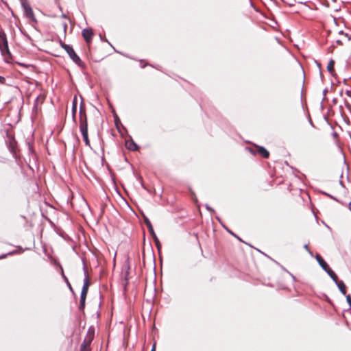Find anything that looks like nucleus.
I'll return each instance as SVG.
<instances>
[{
    "mask_svg": "<svg viewBox=\"0 0 351 351\" xmlns=\"http://www.w3.org/2000/svg\"><path fill=\"white\" fill-rule=\"evenodd\" d=\"M0 51L6 62L11 59V54L8 49V41L4 32H0Z\"/></svg>",
    "mask_w": 351,
    "mask_h": 351,
    "instance_id": "1",
    "label": "nucleus"
},
{
    "mask_svg": "<svg viewBox=\"0 0 351 351\" xmlns=\"http://www.w3.org/2000/svg\"><path fill=\"white\" fill-rule=\"evenodd\" d=\"M80 114H81L80 130L82 132V134L88 133L86 117L84 113V111L82 109L80 110Z\"/></svg>",
    "mask_w": 351,
    "mask_h": 351,
    "instance_id": "2",
    "label": "nucleus"
},
{
    "mask_svg": "<svg viewBox=\"0 0 351 351\" xmlns=\"http://www.w3.org/2000/svg\"><path fill=\"white\" fill-rule=\"evenodd\" d=\"M93 331L92 330H89L88 332V338L85 339L84 344L82 346L81 351H90L88 348V345L90 343V341L93 337Z\"/></svg>",
    "mask_w": 351,
    "mask_h": 351,
    "instance_id": "3",
    "label": "nucleus"
},
{
    "mask_svg": "<svg viewBox=\"0 0 351 351\" xmlns=\"http://www.w3.org/2000/svg\"><path fill=\"white\" fill-rule=\"evenodd\" d=\"M63 48L65 49V51L68 53L71 58L76 63H77L80 61L79 57L75 54L72 47H71L69 45H63Z\"/></svg>",
    "mask_w": 351,
    "mask_h": 351,
    "instance_id": "4",
    "label": "nucleus"
},
{
    "mask_svg": "<svg viewBox=\"0 0 351 351\" xmlns=\"http://www.w3.org/2000/svg\"><path fill=\"white\" fill-rule=\"evenodd\" d=\"M145 223H146V225H147V226L150 233L152 234V237H153V238L154 239V241H155L157 247H160V242H159V240L157 238V237H156V234H155V232L154 231V229H153V227H152V226L151 224V222L147 218L145 219Z\"/></svg>",
    "mask_w": 351,
    "mask_h": 351,
    "instance_id": "5",
    "label": "nucleus"
},
{
    "mask_svg": "<svg viewBox=\"0 0 351 351\" xmlns=\"http://www.w3.org/2000/svg\"><path fill=\"white\" fill-rule=\"evenodd\" d=\"M88 280H86L84 284V286H83V288H82V293H81V302H82V304H84V301H85V298H86V294H87V292H88Z\"/></svg>",
    "mask_w": 351,
    "mask_h": 351,
    "instance_id": "6",
    "label": "nucleus"
},
{
    "mask_svg": "<svg viewBox=\"0 0 351 351\" xmlns=\"http://www.w3.org/2000/svg\"><path fill=\"white\" fill-rule=\"evenodd\" d=\"M126 147L132 151H135L138 149L137 145L132 140H128L125 141Z\"/></svg>",
    "mask_w": 351,
    "mask_h": 351,
    "instance_id": "7",
    "label": "nucleus"
},
{
    "mask_svg": "<svg viewBox=\"0 0 351 351\" xmlns=\"http://www.w3.org/2000/svg\"><path fill=\"white\" fill-rule=\"evenodd\" d=\"M82 35L87 42L91 40L93 32L90 29H85L82 32Z\"/></svg>",
    "mask_w": 351,
    "mask_h": 351,
    "instance_id": "8",
    "label": "nucleus"
},
{
    "mask_svg": "<svg viewBox=\"0 0 351 351\" xmlns=\"http://www.w3.org/2000/svg\"><path fill=\"white\" fill-rule=\"evenodd\" d=\"M316 258L320 266L323 268V269L325 270L328 267L327 263L321 258L320 256L317 255Z\"/></svg>",
    "mask_w": 351,
    "mask_h": 351,
    "instance_id": "9",
    "label": "nucleus"
},
{
    "mask_svg": "<svg viewBox=\"0 0 351 351\" xmlns=\"http://www.w3.org/2000/svg\"><path fill=\"white\" fill-rule=\"evenodd\" d=\"M325 271L331 277V278L335 281V282L337 283V276H336V274L328 267L326 269H325Z\"/></svg>",
    "mask_w": 351,
    "mask_h": 351,
    "instance_id": "10",
    "label": "nucleus"
},
{
    "mask_svg": "<svg viewBox=\"0 0 351 351\" xmlns=\"http://www.w3.org/2000/svg\"><path fill=\"white\" fill-rule=\"evenodd\" d=\"M258 152L265 158L269 157V152L263 147H258Z\"/></svg>",
    "mask_w": 351,
    "mask_h": 351,
    "instance_id": "11",
    "label": "nucleus"
},
{
    "mask_svg": "<svg viewBox=\"0 0 351 351\" xmlns=\"http://www.w3.org/2000/svg\"><path fill=\"white\" fill-rule=\"evenodd\" d=\"M337 285L338 286L340 291L342 293V294L345 295L346 293V286L344 285V283L343 282H338L337 281V283H336Z\"/></svg>",
    "mask_w": 351,
    "mask_h": 351,
    "instance_id": "12",
    "label": "nucleus"
},
{
    "mask_svg": "<svg viewBox=\"0 0 351 351\" xmlns=\"http://www.w3.org/2000/svg\"><path fill=\"white\" fill-rule=\"evenodd\" d=\"M334 65H335V61L333 60H331L328 66H327V69L328 71L331 73V74H334Z\"/></svg>",
    "mask_w": 351,
    "mask_h": 351,
    "instance_id": "13",
    "label": "nucleus"
},
{
    "mask_svg": "<svg viewBox=\"0 0 351 351\" xmlns=\"http://www.w3.org/2000/svg\"><path fill=\"white\" fill-rule=\"evenodd\" d=\"M24 8H25V14L26 15L29 17V18H32L33 16V12H32V9L28 7V6H24Z\"/></svg>",
    "mask_w": 351,
    "mask_h": 351,
    "instance_id": "14",
    "label": "nucleus"
},
{
    "mask_svg": "<svg viewBox=\"0 0 351 351\" xmlns=\"http://www.w3.org/2000/svg\"><path fill=\"white\" fill-rule=\"evenodd\" d=\"M76 108H77V103H76V97H75L73 104V109H72L73 116H75V114L76 113Z\"/></svg>",
    "mask_w": 351,
    "mask_h": 351,
    "instance_id": "15",
    "label": "nucleus"
},
{
    "mask_svg": "<svg viewBox=\"0 0 351 351\" xmlns=\"http://www.w3.org/2000/svg\"><path fill=\"white\" fill-rule=\"evenodd\" d=\"M82 136H83V138L85 141L86 145H89V140H88V133H83Z\"/></svg>",
    "mask_w": 351,
    "mask_h": 351,
    "instance_id": "16",
    "label": "nucleus"
},
{
    "mask_svg": "<svg viewBox=\"0 0 351 351\" xmlns=\"http://www.w3.org/2000/svg\"><path fill=\"white\" fill-rule=\"evenodd\" d=\"M346 300H347L348 303L349 304V305L351 307V296L350 295H347Z\"/></svg>",
    "mask_w": 351,
    "mask_h": 351,
    "instance_id": "17",
    "label": "nucleus"
},
{
    "mask_svg": "<svg viewBox=\"0 0 351 351\" xmlns=\"http://www.w3.org/2000/svg\"><path fill=\"white\" fill-rule=\"evenodd\" d=\"M339 34H340L341 35L344 36H345V38H346V39H348V40H349V39H350V38L348 37L347 34H343V32L342 31L339 32Z\"/></svg>",
    "mask_w": 351,
    "mask_h": 351,
    "instance_id": "18",
    "label": "nucleus"
},
{
    "mask_svg": "<svg viewBox=\"0 0 351 351\" xmlns=\"http://www.w3.org/2000/svg\"><path fill=\"white\" fill-rule=\"evenodd\" d=\"M151 351H156V344L154 343L152 346V350Z\"/></svg>",
    "mask_w": 351,
    "mask_h": 351,
    "instance_id": "19",
    "label": "nucleus"
},
{
    "mask_svg": "<svg viewBox=\"0 0 351 351\" xmlns=\"http://www.w3.org/2000/svg\"><path fill=\"white\" fill-rule=\"evenodd\" d=\"M206 208H207L208 210H212L209 206H206Z\"/></svg>",
    "mask_w": 351,
    "mask_h": 351,
    "instance_id": "20",
    "label": "nucleus"
},
{
    "mask_svg": "<svg viewBox=\"0 0 351 351\" xmlns=\"http://www.w3.org/2000/svg\"><path fill=\"white\" fill-rule=\"evenodd\" d=\"M3 78L0 76V82H1Z\"/></svg>",
    "mask_w": 351,
    "mask_h": 351,
    "instance_id": "21",
    "label": "nucleus"
}]
</instances>
